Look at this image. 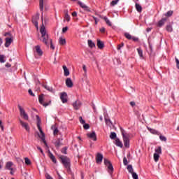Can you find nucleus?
<instances>
[{"instance_id":"f257e3e1","label":"nucleus","mask_w":179,"mask_h":179,"mask_svg":"<svg viewBox=\"0 0 179 179\" xmlns=\"http://www.w3.org/2000/svg\"><path fill=\"white\" fill-rule=\"evenodd\" d=\"M41 37L40 38V40L42 41V43H44L47 47H50V43H51V38L48 36V34L45 31V27H44V24H43L40 29Z\"/></svg>"},{"instance_id":"f03ea898","label":"nucleus","mask_w":179,"mask_h":179,"mask_svg":"<svg viewBox=\"0 0 179 179\" xmlns=\"http://www.w3.org/2000/svg\"><path fill=\"white\" fill-rule=\"evenodd\" d=\"M120 131L122 135L124 145L125 148H129V134L127 133L122 127H120Z\"/></svg>"},{"instance_id":"7ed1b4c3","label":"nucleus","mask_w":179,"mask_h":179,"mask_svg":"<svg viewBox=\"0 0 179 179\" xmlns=\"http://www.w3.org/2000/svg\"><path fill=\"white\" fill-rule=\"evenodd\" d=\"M36 118L38 120L37 122V127L39 130L40 134H38L39 138L43 141L44 145H47V142L45 141V134H44V132H43V129H41V127H40V117L38 115L36 116Z\"/></svg>"},{"instance_id":"20e7f679","label":"nucleus","mask_w":179,"mask_h":179,"mask_svg":"<svg viewBox=\"0 0 179 179\" xmlns=\"http://www.w3.org/2000/svg\"><path fill=\"white\" fill-rule=\"evenodd\" d=\"M60 160H62V163L65 167V169H67V170H69L71 169V159L66 156L61 155L59 157Z\"/></svg>"},{"instance_id":"39448f33","label":"nucleus","mask_w":179,"mask_h":179,"mask_svg":"<svg viewBox=\"0 0 179 179\" xmlns=\"http://www.w3.org/2000/svg\"><path fill=\"white\" fill-rule=\"evenodd\" d=\"M44 94H42L38 97V101L43 107H48L51 104V100H49L48 102H44Z\"/></svg>"},{"instance_id":"423d86ee","label":"nucleus","mask_w":179,"mask_h":179,"mask_svg":"<svg viewBox=\"0 0 179 179\" xmlns=\"http://www.w3.org/2000/svg\"><path fill=\"white\" fill-rule=\"evenodd\" d=\"M5 36H9V37L6 38L5 43V47H9L13 41V37H12V34H10V33H6Z\"/></svg>"},{"instance_id":"0eeeda50","label":"nucleus","mask_w":179,"mask_h":179,"mask_svg":"<svg viewBox=\"0 0 179 179\" xmlns=\"http://www.w3.org/2000/svg\"><path fill=\"white\" fill-rule=\"evenodd\" d=\"M20 125L22 127V128H24V129L29 132L30 131V127H29V124L23 122L22 120H19Z\"/></svg>"},{"instance_id":"6e6552de","label":"nucleus","mask_w":179,"mask_h":179,"mask_svg":"<svg viewBox=\"0 0 179 179\" xmlns=\"http://www.w3.org/2000/svg\"><path fill=\"white\" fill-rule=\"evenodd\" d=\"M60 99L62 101V103H65L68 101V94L66 92H62L60 95Z\"/></svg>"},{"instance_id":"1a4fd4ad","label":"nucleus","mask_w":179,"mask_h":179,"mask_svg":"<svg viewBox=\"0 0 179 179\" xmlns=\"http://www.w3.org/2000/svg\"><path fill=\"white\" fill-rule=\"evenodd\" d=\"M81 106H82V102H80V101L77 100L73 103V107L74 110H79Z\"/></svg>"},{"instance_id":"9d476101","label":"nucleus","mask_w":179,"mask_h":179,"mask_svg":"<svg viewBox=\"0 0 179 179\" xmlns=\"http://www.w3.org/2000/svg\"><path fill=\"white\" fill-rule=\"evenodd\" d=\"M124 37L127 38V40H133V41H138V38L134 36H132L129 34V33H124Z\"/></svg>"},{"instance_id":"9b49d317","label":"nucleus","mask_w":179,"mask_h":179,"mask_svg":"<svg viewBox=\"0 0 179 179\" xmlns=\"http://www.w3.org/2000/svg\"><path fill=\"white\" fill-rule=\"evenodd\" d=\"M96 162L97 164H100L101 163V162H103V155H101V153L98 152L96 154Z\"/></svg>"},{"instance_id":"f8f14e48","label":"nucleus","mask_w":179,"mask_h":179,"mask_svg":"<svg viewBox=\"0 0 179 179\" xmlns=\"http://www.w3.org/2000/svg\"><path fill=\"white\" fill-rule=\"evenodd\" d=\"M78 5H80V8L84 9V10H86L87 12H90V8H89V6H86V4H85L82 1H78Z\"/></svg>"},{"instance_id":"ddd939ff","label":"nucleus","mask_w":179,"mask_h":179,"mask_svg":"<svg viewBox=\"0 0 179 179\" xmlns=\"http://www.w3.org/2000/svg\"><path fill=\"white\" fill-rule=\"evenodd\" d=\"M13 166V162H8L6 164L5 169H6L7 170H10V171H13V168H12Z\"/></svg>"},{"instance_id":"4468645a","label":"nucleus","mask_w":179,"mask_h":179,"mask_svg":"<svg viewBox=\"0 0 179 179\" xmlns=\"http://www.w3.org/2000/svg\"><path fill=\"white\" fill-rule=\"evenodd\" d=\"M87 136L90 138V139H93L94 141H97V136H96V132L92 131L90 134H87Z\"/></svg>"},{"instance_id":"2eb2a0df","label":"nucleus","mask_w":179,"mask_h":179,"mask_svg":"<svg viewBox=\"0 0 179 179\" xmlns=\"http://www.w3.org/2000/svg\"><path fill=\"white\" fill-rule=\"evenodd\" d=\"M35 52L39 57H41V55H43V50H41V48H40V45L35 46Z\"/></svg>"},{"instance_id":"dca6fc26","label":"nucleus","mask_w":179,"mask_h":179,"mask_svg":"<svg viewBox=\"0 0 179 179\" xmlns=\"http://www.w3.org/2000/svg\"><path fill=\"white\" fill-rule=\"evenodd\" d=\"M47 2V0H39V8L41 12L43 13V10L44 9V5H45V3Z\"/></svg>"},{"instance_id":"f3484780","label":"nucleus","mask_w":179,"mask_h":179,"mask_svg":"<svg viewBox=\"0 0 179 179\" xmlns=\"http://www.w3.org/2000/svg\"><path fill=\"white\" fill-rule=\"evenodd\" d=\"M97 43L96 45L99 50H103L104 48V43L101 41L100 39H97Z\"/></svg>"},{"instance_id":"a211bd4d","label":"nucleus","mask_w":179,"mask_h":179,"mask_svg":"<svg viewBox=\"0 0 179 179\" xmlns=\"http://www.w3.org/2000/svg\"><path fill=\"white\" fill-rule=\"evenodd\" d=\"M166 22H167V18H162L158 22L157 27H162V26H164V23H166Z\"/></svg>"},{"instance_id":"6ab92c4d","label":"nucleus","mask_w":179,"mask_h":179,"mask_svg":"<svg viewBox=\"0 0 179 179\" xmlns=\"http://www.w3.org/2000/svg\"><path fill=\"white\" fill-rule=\"evenodd\" d=\"M64 145L62 143V138H58L55 142V146L56 148H59L60 146H62Z\"/></svg>"},{"instance_id":"aec40b11","label":"nucleus","mask_w":179,"mask_h":179,"mask_svg":"<svg viewBox=\"0 0 179 179\" xmlns=\"http://www.w3.org/2000/svg\"><path fill=\"white\" fill-rule=\"evenodd\" d=\"M43 87H44V89L48 92H50V93H55V90L52 88V87H50L47 85H43Z\"/></svg>"},{"instance_id":"412c9836","label":"nucleus","mask_w":179,"mask_h":179,"mask_svg":"<svg viewBox=\"0 0 179 179\" xmlns=\"http://www.w3.org/2000/svg\"><path fill=\"white\" fill-rule=\"evenodd\" d=\"M66 85L67 86V87H73V83L72 82V80L71 78H67L66 80Z\"/></svg>"},{"instance_id":"4be33fe9","label":"nucleus","mask_w":179,"mask_h":179,"mask_svg":"<svg viewBox=\"0 0 179 179\" xmlns=\"http://www.w3.org/2000/svg\"><path fill=\"white\" fill-rule=\"evenodd\" d=\"M83 69L84 71V74H83L84 79L87 80V68L86 67V65L85 64L83 65Z\"/></svg>"},{"instance_id":"5701e85b","label":"nucleus","mask_w":179,"mask_h":179,"mask_svg":"<svg viewBox=\"0 0 179 179\" xmlns=\"http://www.w3.org/2000/svg\"><path fill=\"white\" fill-rule=\"evenodd\" d=\"M115 144L116 146H118L119 148H122L124 145H122V142L120 140V138H116L115 141Z\"/></svg>"},{"instance_id":"b1692460","label":"nucleus","mask_w":179,"mask_h":179,"mask_svg":"<svg viewBox=\"0 0 179 179\" xmlns=\"http://www.w3.org/2000/svg\"><path fill=\"white\" fill-rule=\"evenodd\" d=\"M49 157L53 163H57V159H55V157L54 156V155H52V153H51V152L50 151H49Z\"/></svg>"},{"instance_id":"393cba45","label":"nucleus","mask_w":179,"mask_h":179,"mask_svg":"<svg viewBox=\"0 0 179 179\" xmlns=\"http://www.w3.org/2000/svg\"><path fill=\"white\" fill-rule=\"evenodd\" d=\"M87 43H88V46H89L90 48H94V47H96V44L94 43V42H93V41H92V40H88V41H87Z\"/></svg>"},{"instance_id":"a878e982","label":"nucleus","mask_w":179,"mask_h":179,"mask_svg":"<svg viewBox=\"0 0 179 179\" xmlns=\"http://www.w3.org/2000/svg\"><path fill=\"white\" fill-rule=\"evenodd\" d=\"M63 69L64 72V76H69V70L66 67V66H63Z\"/></svg>"},{"instance_id":"bb28decb","label":"nucleus","mask_w":179,"mask_h":179,"mask_svg":"<svg viewBox=\"0 0 179 179\" xmlns=\"http://www.w3.org/2000/svg\"><path fill=\"white\" fill-rule=\"evenodd\" d=\"M108 171L109 174H113V172L114 171V168L113 167V164H110V165H108Z\"/></svg>"},{"instance_id":"cd10ccee","label":"nucleus","mask_w":179,"mask_h":179,"mask_svg":"<svg viewBox=\"0 0 179 179\" xmlns=\"http://www.w3.org/2000/svg\"><path fill=\"white\" fill-rule=\"evenodd\" d=\"M59 43L60 44V45H65L66 44V41L65 40V38H62L60 37L59 39Z\"/></svg>"},{"instance_id":"c85d7f7f","label":"nucleus","mask_w":179,"mask_h":179,"mask_svg":"<svg viewBox=\"0 0 179 179\" xmlns=\"http://www.w3.org/2000/svg\"><path fill=\"white\" fill-rule=\"evenodd\" d=\"M102 19L103 20H105V22H106V24H108V26H110V27L113 26V24H111V21H110V20H108L107 18V17H102Z\"/></svg>"},{"instance_id":"c756f323","label":"nucleus","mask_w":179,"mask_h":179,"mask_svg":"<svg viewBox=\"0 0 179 179\" xmlns=\"http://www.w3.org/2000/svg\"><path fill=\"white\" fill-rule=\"evenodd\" d=\"M136 9L139 13L142 12V6L138 3H136Z\"/></svg>"},{"instance_id":"7c9ffc66","label":"nucleus","mask_w":179,"mask_h":179,"mask_svg":"<svg viewBox=\"0 0 179 179\" xmlns=\"http://www.w3.org/2000/svg\"><path fill=\"white\" fill-rule=\"evenodd\" d=\"M17 107L19 108L20 115H23V114L26 113V111L23 108L21 107L20 105H18Z\"/></svg>"},{"instance_id":"2f4dec72","label":"nucleus","mask_w":179,"mask_h":179,"mask_svg":"<svg viewBox=\"0 0 179 179\" xmlns=\"http://www.w3.org/2000/svg\"><path fill=\"white\" fill-rule=\"evenodd\" d=\"M51 128L53 129V135H58V132H59L58 128L55 127V126H52Z\"/></svg>"},{"instance_id":"473e14b6","label":"nucleus","mask_w":179,"mask_h":179,"mask_svg":"<svg viewBox=\"0 0 179 179\" xmlns=\"http://www.w3.org/2000/svg\"><path fill=\"white\" fill-rule=\"evenodd\" d=\"M127 170L130 174H133L134 172V168L132 167V165H128L127 166Z\"/></svg>"},{"instance_id":"72a5a7b5","label":"nucleus","mask_w":179,"mask_h":179,"mask_svg":"<svg viewBox=\"0 0 179 179\" xmlns=\"http://www.w3.org/2000/svg\"><path fill=\"white\" fill-rule=\"evenodd\" d=\"M166 29L169 31V33H171L173 31V26L171 24L166 25Z\"/></svg>"},{"instance_id":"f704fd0d","label":"nucleus","mask_w":179,"mask_h":179,"mask_svg":"<svg viewBox=\"0 0 179 179\" xmlns=\"http://www.w3.org/2000/svg\"><path fill=\"white\" fill-rule=\"evenodd\" d=\"M105 122L106 125H113V122H111V120L108 118H107V117L105 116Z\"/></svg>"},{"instance_id":"c9c22d12","label":"nucleus","mask_w":179,"mask_h":179,"mask_svg":"<svg viewBox=\"0 0 179 179\" xmlns=\"http://www.w3.org/2000/svg\"><path fill=\"white\" fill-rule=\"evenodd\" d=\"M32 23H33V24H34L35 27H38V22H37V18H33Z\"/></svg>"},{"instance_id":"e433bc0d","label":"nucleus","mask_w":179,"mask_h":179,"mask_svg":"<svg viewBox=\"0 0 179 179\" xmlns=\"http://www.w3.org/2000/svg\"><path fill=\"white\" fill-rule=\"evenodd\" d=\"M155 153L157 155H162V147L159 146L157 149L155 150Z\"/></svg>"},{"instance_id":"4c0bfd02","label":"nucleus","mask_w":179,"mask_h":179,"mask_svg":"<svg viewBox=\"0 0 179 179\" xmlns=\"http://www.w3.org/2000/svg\"><path fill=\"white\" fill-rule=\"evenodd\" d=\"M160 157V155L157 153L154 154V160L155 162H159V158Z\"/></svg>"},{"instance_id":"58836bf2","label":"nucleus","mask_w":179,"mask_h":179,"mask_svg":"<svg viewBox=\"0 0 179 179\" xmlns=\"http://www.w3.org/2000/svg\"><path fill=\"white\" fill-rule=\"evenodd\" d=\"M110 138V139H115L117 138V134H115V132H111Z\"/></svg>"},{"instance_id":"ea45409f","label":"nucleus","mask_w":179,"mask_h":179,"mask_svg":"<svg viewBox=\"0 0 179 179\" xmlns=\"http://www.w3.org/2000/svg\"><path fill=\"white\" fill-rule=\"evenodd\" d=\"M64 19H65V20H66L67 22H70V21H71V16L69 15V14H68V13H66L65 14Z\"/></svg>"},{"instance_id":"a19ab883","label":"nucleus","mask_w":179,"mask_h":179,"mask_svg":"<svg viewBox=\"0 0 179 179\" xmlns=\"http://www.w3.org/2000/svg\"><path fill=\"white\" fill-rule=\"evenodd\" d=\"M172 15H173V10H169L164 14V16H166L167 17H170V16H172Z\"/></svg>"},{"instance_id":"79ce46f5","label":"nucleus","mask_w":179,"mask_h":179,"mask_svg":"<svg viewBox=\"0 0 179 179\" xmlns=\"http://www.w3.org/2000/svg\"><path fill=\"white\" fill-rule=\"evenodd\" d=\"M137 51L138 55L142 58V57H143V52L142 51V49L138 48Z\"/></svg>"},{"instance_id":"37998d69","label":"nucleus","mask_w":179,"mask_h":179,"mask_svg":"<svg viewBox=\"0 0 179 179\" xmlns=\"http://www.w3.org/2000/svg\"><path fill=\"white\" fill-rule=\"evenodd\" d=\"M68 150V147H64L62 149L61 152L62 153H63L64 155H66L67 152L66 151Z\"/></svg>"},{"instance_id":"c03bdc74","label":"nucleus","mask_w":179,"mask_h":179,"mask_svg":"<svg viewBox=\"0 0 179 179\" xmlns=\"http://www.w3.org/2000/svg\"><path fill=\"white\" fill-rule=\"evenodd\" d=\"M24 159H25V164L27 166H30V164H31V161H30V159H29V158L26 157Z\"/></svg>"},{"instance_id":"a18cd8bd","label":"nucleus","mask_w":179,"mask_h":179,"mask_svg":"<svg viewBox=\"0 0 179 179\" xmlns=\"http://www.w3.org/2000/svg\"><path fill=\"white\" fill-rule=\"evenodd\" d=\"M118 1L120 0H113L111 1L110 5L111 6H115V5H117L118 3Z\"/></svg>"},{"instance_id":"49530a36","label":"nucleus","mask_w":179,"mask_h":179,"mask_svg":"<svg viewBox=\"0 0 179 179\" xmlns=\"http://www.w3.org/2000/svg\"><path fill=\"white\" fill-rule=\"evenodd\" d=\"M104 164L106 165V166H110L111 164V162L108 161L107 159H104Z\"/></svg>"},{"instance_id":"de8ad7c7","label":"nucleus","mask_w":179,"mask_h":179,"mask_svg":"<svg viewBox=\"0 0 179 179\" xmlns=\"http://www.w3.org/2000/svg\"><path fill=\"white\" fill-rule=\"evenodd\" d=\"M21 117H22V118H24V120H26L27 121V120H29V115H27V113H24L22 115H21Z\"/></svg>"},{"instance_id":"09e8293b","label":"nucleus","mask_w":179,"mask_h":179,"mask_svg":"<svg viewBox=\"0 0 179 179\" xmlns=\"http://www.w3.org/2000/svg\"><path fill=\"white\" fill-rule=\"evenodd\" d=\"M0 62L1 64H3V62H5V56L4 55H0Z\"/></svg>"},{"instance_id":"8fccbe9b","label":"nucleus","mask_w":179,"mask_h":179,"mask_svg":"<svg viewBox=\"0 0 179 179\" xmlns=\"http://www.w3.org/2000/svg\"><path fill=\"white\" fill-rule=\"evenodd\" d=\"M159 138L163 141L166 142L167 141V138L164 136H159Z\"/></svg>"},{"instance_id":"3c124183","label":"nucleus","mask_w":179,"mask_h":179,"mask_svg":"<svg viewBox=\"0 0 179 179\" xmlns=\"http://www.w3.org/2000/svg\"><path fill=\"white\" fill-rule=\"evenodd\" d=\"M79 121L80 122V124H86V122L85 121V120H83V118L82 117V116H80L79 117Z\"/></svg>"},{"instance_id":"603ef678","label":"nucleus","mask_w":179,"mask_h":179,"mask_svg":"<svg viewBox=\"0 0 179 179\" xmlns=\"http://www.w3.org/2000/svg\"><path fill=\"white\" fill-rule=\"evenodd\" d=\"M131 176L134 179H138V174H136V173L134 172L133 173H131Z\"/></svg>"},{"instance_id":"864d4df0","label":"nucleus","mask_w":179,"mask_h":179,"mask_svg":"<svg viewBox=\"0 0 179 179\" xmlns=\"http://www.w3.org/2000/svg\"><path fill=\"white\" fill-rule=\"evenodd\" d=\"M83 128L84 129H89V128H90V125L89 124H84L83 125Z\"/></svg>"},{"instance_id":"5fc2aeb1","label":"nucleus","mask_w":179,"mask_h":179,"mask_svg":"<svg viewBox=\"0 0 179 179\" xmlns=\"http://www.w3.org/2000/svg\"><path fill=\"white\" fill-rule=\"evenodd\" d=\"M150 132H151V134H153L154 135L159 134V132L157 130H155L153 129H150Z\"/></svg>"},{"instance_id":"6e6d98bb","label":"nucleus","mask_w":179,"mask_h":179,"mask_svg":"<svg viewBox=\"0 0 179 179\" xmlns=\"http://www.w3.org/2000/svg\"><path fill=\"white\" fill-rule=\"evenodd\" d=\"M28 92H29V94H30V96H32V97H34V96H36L34 95V93H33V91L30 89L28 90Z\"/></svg>"},{"instance_id":"4d7b16f0","label":"nucleus","mask_w":179,"mask_h":179,"mask_svg":"<svg viewBox=\"0 0 179 179\" xmlns=\"http://www.w3.org/2000/svg\"><path fill=\"white\" fill-rule=\"evenodd\" d=\"M122 47H124V43H122L121 44H119L117 45V50H121V48H122Z\"/></svg>"},{"instance_id":"13d9d810","label":"nucleus","mask_w":179,"mask_h":179,"mask_svg":"<svg viewBox=\"0 0 179 179\" xmlns=\"http://www.w3.org/2000/svg\"><path fill=\"white\" fill-rule=\"evenodd\" d=\"M123 163H124V166H127L128 164V160L127 159V157H124Z\"/></svg>"},{"instance_id":"bf43d9fd","label":"nucleus","mask_w":179,"mask_h":179,"mask_svg":"<svg viewBox=\"0 0 179 179\" xmlns=\"http://www.w3.org/2000/svg\"><path fill=\"white\" fill-rule=\"evenodd\" d=\"M176 68L179 69V60L178 59H177V57H176Z\"/></svg>"},{"instance_id":"052dcab7","label":"nucleus","mask_w":179,"mask_h":179,"mask_svg":"<svg viewBox=\"0 0 179 179\" xmlns=\"http://www.w3.org/2000/svg\"><path fill=\"white\" fill-rule=\"evenodd\" d=\"M50 48L51 50H55V47L54 46V45L52 44V40H51V43H50Z\"/></svg>"},{"instance_id":"680f3d73","label":"nucleus","mask_w":179,"mask_h":179,"mask_svg":"<svg viewBox=\"0 0 179 179\" xmlns=\"http://www.w3.org/2000/svg\"><path fill=\"white\" fill-rule=\"evenodd\" d=\"M68 31V27H65L62 29V33H66Z\"/></svg>"},{"instance_id":"e2e57ef3","label":"nucleus","mask_w":179,"mask_h":179,"mask_svg":"<svg viewBox=\"0 0 179 179\" xmlns=\"http://www.w3.org/2000/svg\"><path fill=\"white\" fill-rule=\"evenodd\" d=\"M73 17H76V16H78V13H76V11H74L71 13Z\"/></svg>"},{"instance_id":"0e129e2a","label":"nucleus","mask_w":179,"mask_h":179,"mask_svg":"<svg viewBox=\"0 0 179 179\" xmlns=\"http://www.w3.org/2000/svg\"><path fill=\"white\" fill-rule=\"evenodd\" d=\"M99 31H100L101 33H105V32H106V28H104V27L101 28V29H99Z\"/></svg>"},{"instance_id":"69168bd1","label":"nucleus","mask_w":179,"mask_h":179,"mask_svg":"<svg viewBox=\"0 0 179 179\" xmlns=\"http://www.w3.org/2000/svg\"><path fill=\"white\" fill-rule=\"evenodd\" d=\"M37 149H38V150H40V152H41V153L42 154V155H44V152L43 151V149H41L40 147H37Z\"/></svg>"},{"instance_id":"338daca9","label":"nucleus","mask_w":179,"mask_h":179,"mask_svg":"<svg viewBox=\"0 0 179 179\" xmlns=\"http://www.w3.org/2000/svg\"><path fill=\"white\" fill-rule=\"evenodd\" d=\"M0 127L1 129V131H3V125L2 124V120H0Z\"/></svg>"},{"instance_id":"774afa93","label":"nucleus","mask_w":179,"mask_h":179,"mask_svg":"<svg viewBox=\"0 0 179 179\" xmlns=\"http://www.w3.org/2000/svg\"><path fill=\"white\" fill-rule=\"evenodd\" d=\"M130 106H131V107H134L135 106V102L131 101L130 102Z\"/></svg>"}]
</instances>
